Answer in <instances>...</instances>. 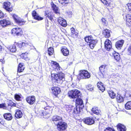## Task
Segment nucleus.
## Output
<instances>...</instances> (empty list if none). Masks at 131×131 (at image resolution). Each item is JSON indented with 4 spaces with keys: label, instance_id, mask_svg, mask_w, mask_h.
<instances>
[{
    "label": "nucleus",
    "instance_id": "obj_1",
    "mask_svg": "<svg viewBox=\"0 0 131 131\" xmlns=\"http://www.w3.org/2000/svg\"><path fill=\"white\" fill-rule=\"evenodd\" d=\"M76 107L75 108L73 112V114H78L82 111L83 108L84 107L83 105V101L79 97L77 99L76 102Z\"/></svg>",
    "mask_w": 131,
    "mask_h": 131
},
{
    "label": "nucleus",
    "instance_id": "obj_2",
    "mask_svg": "<svg viewBox=\"0 0 131 131\" xmlns=\"http://www.w3.org/2000/svg\"><path fill=\"white\" fill-rule=\"evenodd\" d=\"M85 40L86 42L89 43V46L91 49H93L94 48L97 42V40L94 39L91 36L85 37Z\"/></svg>",
    "mask_w": 131,
    "mask_h": 131
},
{
    "label": "nucleus",
    "instance_id": "obj_3",
    "mask_svg": "<svg viewBox=\"0 0 131 131\" xmlns=\"http://www.w3.org/2000/svg\"><path fill=\"white\" fill-rule=\"evenodd\" d=\"M68 94L69 97L72 98L77 99L81 97V94L79 91L77 90H74L68 92Z\"/></svg>",
    "mask_w": 131,
    "mask_h": 131
},
{
    "label": "nucleus",
    "instance_id": "obj_4",
    "mask_svg": "<svg viewBox=\"0 0 131 131\" xmlns=\"http://www.w3.org/2000/svg\"><path fill=\"white\" fill-rule=\"evenodd\" d=\"M57 126L58 130L63 131L67 128V124L64 122L60 121L58 123Z\"/></svg>",
    "mask_w": 131,
    "mask_h": 131
},
{
    "label": "nucleus",
    "instance_id": "obj_5",
    "mask_svg": "<svg viewBox=\"0 0 131 131\" xmlns=\"http://www.w3.org/2000/svg\"><path fill=\"white\" fill-rule=\"evenodd\" d=\"M11 33L14 35L17 36H21L23 34L22 29L20 28L16 27L13 28L11 31Z\"/></svg>",
    "mask_w": 131,
    "mask_h": 131
},
{
    "label": "nucleus",
    "instance_id": "obj_6",
    "mask_svg": "<svg viewBox=\"0 0 131 131\" xmlns=\"http://www.w3.org/2000/svg\"><path fill=\"white\" fill-rule=\"evenodd\" d=\"M79 74L81 78L83 79L89 78L91 76L90 73L86 70L80 71Z\"/></svg>",
    "mask_w": 131,
    "mask_h": 131
},
{
    "label": "nucleus",
    "instance_id": "obj_7",
    "mask_svg": "<svg viewBox=\"0 0 131 131\" xmlns=\"http://www.w3.org/2000/svg\"><path fill=\"white\" fill-rule=\"evenodd\" d=\"M3 8L8 12H11L13 8L11 6L10 3L8 2H5L3 4Z\"/></svg>",
    "mask_w": 131,
    "mask_h": 131
},
{
    "label": "nucleus",
    "instance_id": "obj_8",
    "mask_svg": "<svg viewBox=\"0 0 131 131\" xmlns=\"http://www.w3.org/2000/svg\"><path fill=\"white\" fill-rule=\"evenodd\" d=\"M83 121L85 124L89 125H91L94 123V119L92 118H86L83 119Z\"/></svg>",
    "mask_w": 131,
    "mask_h": 131
},
{
    "label": "nucleus",
    "instance_id": "obj_9",
    "mask_svg": "<svg viewBox=\"0 0 131 131\" xmlns=\"http://www.w3.org/2000/svg\"><path fill=\"white\" fill-rule=\"evenodd\" d=\"M112 43L111 41L108 39H106L104 43V46L105 49L109 51L112 48Z\"/></svg>",
    "mask_w": 131,
    "mask_h": 131
},
{
    "label": "nucleus",
    "instance_id": "obj_10",
    "mask_svg": "<svg viewBox=\"0 0 131 131\" xmlns=\"http://www.w3.org/2000/svg\"><path fill=\"white\" fill-rule=\"evenodd\" d=\"M51 90L53 94L56 96L59 94L60 92V89L58 87H53L52 88Z\"/></svg>",
    "mask_w": 131,
    "mask_h": 131
},
{
    "label": "nucleus",
    "instance_id": "obj_11",
    "mask_svg": "<svg viewBox=\"0 0 131 131\" xmlns=\"http://www.w3.org/2000/svg\"><path fill=\"white\" fill-rule=\"evenodd\" d=\"M124 42V41L123 40L117 41L115 43V47L118 50L121 49L122 47Z\"/></svg>",
    "mask_w": 131,
    "mask_h": 131
},
{
    "label": "nucleus",
    "instance_id": "obj_12",
    "mask_svg": "<svg viewBox=\"0 0 131 131\" xmlns=\"http://www.w3.org/2000/svg\"><path fill=\"white\" fill-rule=\"evenodd\" d=\"M11 23L10 21L8 20L3 19L0 21V24L3 27H5L6 26L10 25Z\"/></svg>",
    "mask_w": 131,
    "mask_h": 131
},
{
    "label": "nucleus",
    "instance_id": "obj_13",
    "mask_svg": "<svg viewBox=\"0 0 131 131\" xmlns=\"http://www.w3.org/2000/svg\"><path fill=\"white\" fill-rule=\"evenodd\" d=\"M26 101L30 104L32 105L35 101V97L34 96L28 97L26 98Z\"/></svg>",
    "mask_w": 131,
    "mask_h": 131
},
{
    "label": "nucleus",
    "instance_id": "obj_14",
    "mask_svg": "<svg viewBox=\"0 0 131 131\" xmlns=\"http://www.w3.org/2000/svg\"><path fill=\"white\" fill-rule=\"evenodd\" d=\"M32 15L34 18L37 20H40L43 19V18L40 17L35 11H34L32 12Z\"/></svg>",
    "mask_w": 131,
    "mask_h": 131
},
{
    "label": "nucleus",
    "instance_id": "obj_15",
    "mask_svg": "<svg viewBox=\"0 0 131 131\" xmlns=\"http://www.w3.org/2000/svg\"><path fill=\"white\" fill-rule=\"evenodd\" d=\"M58 21L59 24L62 26L65 27L67 25L66 21L62 18L59 17L58 19Z\"/></svg>",
    "mask_w": 131,
    "mask_h": 131
},
{
    "label": "nucleus",
    "instance_id": "obj_16",
    "mask_svg": "<svg viewBox=\"0 0 131 131\" xmlns=\"http://www.w3.org/2000/svg\"><path fill=\"white\" fill-rule=\"evenodd\" d=\"M51 65L52 67L55 68V70L58 71L60 70V67L59 64L56 62L52 61L51 62Z\"/></svg>",
    "mask_w": 131,
    "mask_h": 131
},
{
    "label": "nucleus",
    "instance_id": "obj_17",
    "mask_svg": "<svg viewBox=\"0 0 131 131\" xmlns=\"http://www.w3.org/2000/svg\"><path fill=\"white\" fill-rule=\"evenodd\" d=\"M51 77L52 79L55 80V81L57 83H59L61 82L59 80V78L58 74H51Z\"/></svg>",
    "mask_w": 131,
    "mask_h": 131
},
{
    "label": "nucleus",
    "instance_id": "obj_18",
    "mask_svg": "<svg viewBox=\"0 0 131 131\" xmlns=\"http://www.w3.org/2000/svg\"><path fill=\"white\" fill-rule=\"evenodd\" d=\"M15 21L16 23L21 26L24 25L25 22L24 19H21L19 17Z\"/></svg>",
    "mask_w": 131,
    "mask_h": 131
},
{
    "label": "nucleus",
    "instance_id": "obj_19",
    "mask_svg": "<svg viewBox=\"0 0 131 131\" xmlns=\"http://www.w3.org/2000/svg\"><path fill=\"white\" fill-rule=\"evenodd\" d=\"M117 127L118 131H126V127L121 124H119L117 126Z\"/></svg>",
    "mask_w": 131,
    "mask_h": 131
},
{
    "label": "nucleus",
    "instance_id": "obj_20",
    "mask_svg": "<svg viewBox=\"0 0 131 131\" xmlns=\"http://www.w3.org/2000/svg\"><path fill=\"white\" fill-rule=\"evenodd\" d=\"M39 114L45 118H48L50 116V114L46 112L41 111L39 112Z\"/></svg>",
    "mask_w": 131,
    "mask_h": 131
},
{
    "label": "nucleus",
    "instance_id": "obj_21",
    "mask_svg": "<svg viewBox=\"0 0 131 131\" xmlns=\"http://www.w3.org/2000/svg\"><path fill=\"white\" fill-rule=\"evenodd\" d=\"M61 51L63 54L64 56H67L69 54V51L66 47H62Z\"/></svg>",
    "mask_w": 131,
    "mask_h": 131
},
{
    "label": "nucleus",
    "instance_id": "obj_22",
    "mask_svg": "<svg viewBox=\"0 0 131 131\" xmlns=\"http://www.w3.org/2000/svg\"><path fill=\"white\" fill-rule=\"evenodd\" d=\"M92 111L93 113L97 115H100L101 113V111L98 109L97 107H94L93 108Z\"/></svg>",
    "mask_w": 131,
    "mask_h": 131
},
{
    "label": "nucleus",
    "instance_id": "obj_23",
    "mask_svg": "<svg viewBox=\"0 0 131 131\" xmlns=\"http://www.w3.org/2000/svg\"><path fill=\"white\" fill-rule=\"evenodd\" d=\"M25 69V67L24 65H23L21 63H20L18 65V66L17 69V72L18 73L17 75H19L18 74V73H20L22 72Z\"/></svg>",
    "mask_w": 131,
    "mask_h": 131
},
{
    "label": "nucleus",
    "instance_id": "obj_24",
    "mask_svg": "<svg viewBox=\"0 0 131 131\" xmlns=\"http://www.w3.org/2000/svg\"><path fill=\"white\" fill-rule=\"evenodd\" d=\"M4 118L8 121L11 120L12 118V116L11 114L10 113H6L4 115Z\"/></svg>",
    "mask_w": 131,
    "mask_h": 131
},
{
    "label": "nucleus",
    "instance_id": "obj_25",
    "mask_svg": "<svg viewBox=\"0 0 131 131\" xmlns=\"http://www.w3.org/2000/svg\"><path fill=\"white\" fill-rule=\"evenodd\" d=\"M52 120L53 121H57L58 123L62 121L61 117L57 115L53 116L52 118Z\"/></svg>",
    "mask_w": 131,
    "mask_h": 131
},
{
    "label": "nucleus",
    "instance_id": "obj_26",
    "mask_svg": "<svg viewBox=\"0 0 131 131\" xmlns=\"http://www.w3.org/2000/svg\"><path fill=\"white\" fill-rule=\"evenodd\" d=\"M106 65H102L99 67V70L101 74V77L103 78V77L102 72H104Z\"/></svg>",
    "mask_w": 131,
    "mask_h": 131
},
{
    "label": "nucleus",
    "instance_id": "obj_27",
    "mask_svg": "<svg viewBox=\"0 0 131 131\" xmlns=\"http://www.w3.org/2000/svg\"><path fill=\"white\" fill-rule=\"evenodd\" d=\"M22 115L23 114L21 111L19 110H17L15 115V117L17 118H19L21 117Z\"/></svg>",
    "mask_w": 131,
    "mask_h": 131
},
{
    "label": "nucleus",
    "instance_id": "obj_28",
    "mask_svg": "<svg viewBox=\"0 0 131 131\" xmlns=\"http://www.w3.org/2000/svg\"><path fill=\"white\" fill-rule=\"evenodd\" d=\"M16 45L19 48H21L24 46H27V45H29V43H25L24 42H21L20 43H17Z\"/></svg>",
    "mask_w": 131,
    "mask_h": 131
},
{
    "label": "nucleus",
    "instance_id": "obj_29",
    "mask_svg": "<svg viewBox=\"0 0 131 131\" xmlns=\"http://www.w3.org/2000/svg\"><path fill=\"white\" fill-rule=\"evenodd\" d=\"M58 77L59 78V80L60 82H61L60 83H61L62 82V81L64 80L65 78L64 77V74L62 73L61 72L59 73Z\"/></svg>",
    "mask_w": 131,
    "mask_h": 131
},
{
    "label": "nucleus",
    "instance_id": "obj_30",
    "mask_svg": "<svg viewBox=\"0 0 131 131\" xmlns=\"http://www.w3.org/2000/svg\"><path fill=\"white\" fill-rule=\"evenodd\" d=\"M113 54L115 60L118 61L120 60V58L119 56V55L118 53L114 51L113 52Z\"/></svg>",
    "mask_w": 131,
    "mask_h": 131
},
{
    "label": "nucleus",
    "instance_id": "obj_31",
    "mask_svg": "<svg viewBox=\"0 0 131 131\" xmlns=\"http://www.w3.org/2000/svg\"><path fill=\"white\" fill-rule=\"evenodd\" d=\"M45 16L48 20V19H49L51 21L53 19V16L50 13H48L47 14V13H45Z\"/></svg>",
    "mask_w": 131,
    "mask_h": 131
},
{
    "label": "nucleus",
    "instance_id": "obj_32",
    "mask_svg": "<svg viewBox=\"0 0 131 131\" xmlns=\"http://www.w3.org/2000/svg\"><path fill=\"white\" fill-rule=\"evenodd\" d=\"M116 99L118 103H121L123 101V97L119 94H117Z\"/></svg>",
    "mask_w": 131,
    "mask_h": 131
},
{
    "label": "nucleus",
    "instance_id": "obj_33",
    "mask_svg": "<svg viewBox=\"0 0 131 131\" xmlns=\"http://www.w3.org/2000/svg\"><path fill=\"white\" fill-rule=\"evenodd\" d=\"M125 107L127 110L131 109V101H128L126 104Z\"/></svg>",
    "mask_w": 131,
    "mask_h": 131
},
{
    "label": "nucleus",
    "instance_id": "obj_34",
    "mask_svg": "<svg viewBox=\"0 0 131 131\" xmlns=\"http://www.w3.org/2000/svg\"><path fill=\"white\" fill-rule=\"evenodd\" d=\"M103 34L106 37L108 38L110 36L109 30L107 29H106L104 30L103 32Z\"/></svg>",
    "mask_w": 131,
    "mask_h": 131
},
{
    "label": "nucleus",
    "instance_id": "obj_35",
    "mask_svg": "<svg viewBox=\"0 0 131 131\" xmlns=\"http://www.w3.org/2000/svg\"><path fill=\"white\" fill-rule=\"evenodd\" d=\"M52 7L53 10L56 13L58 14H60L59 11L58 10V8L55 5L53 4L52 6Z\"/></svg>",
    "mask_w": 131,
    "mask_h": 131
},
{
    "label": "nucleus",
    "instance_id": "obj_36",
    "mask_svg": "<svg viewBox=\"0 0 131 131\" xmlns=\"http://www.w3.org/2000/svg\"><path fill=\"white\" fill-rule=\"evenodd\" d=\"M48 53L49 55L51 56L54 53V49L53 48L50 47L48 49Z\"/></svg>",
    "mask_w": 131,
    "mask_h": 131
},
{
    "label": "nucleus",
    "instance_id": "obj_37",
    "mask_svg": "<svg viewBox=\"0 0 131 131\" xmlns=\"http://www.w3.org/2000/svg\"><path fill=\"white\" fill-rule=\"evenodd\" d=\"M9 49L10 51L13 52H15L16 51V46L14 45L11 46L9 47Z\"/></svg>",
    "mask_w": 131,
    "mask_h": 131
},
{
    "label": "nucleus",
    "instance_id": "obj_38",
    "mask_svg": "<svg viewBox=\"0 0 131 131\" xmlns=\"http://www.w3.org/2000/svg\"><path fill=\"white\" fill-rule=\"evenodd\" d=\"M110 97L112 99L114 98L115 97V94L112 91H110L108 92Z\"/></svg>",
    "mask_w": 131,
    "mask_h": 131
},
{
    "label": "nucleus",
    "instance_id": "obj_39",
    "mask_svg": "<svg viewBox=\"0 0 131 131\" xmlns=\"http://www.w3.org/2000/svg\"><path fill=\"white\" fill-rule=\"evenodd\" d=\"M126 20L127 22L130 23H131V15L130 14H128L126 16Z\"/></svg>",
    "mask_w": 131,
    "mask_h": 131
},
{
    "label": "nucleus",
    "instance_id": "obj_40",
    "mask_svg": "<svg viewBox=\"0 0 131 131\" xmlns=\"http://www.w3.org/2000/svg\"><path fill=\"white\" fill-rule=\"evenodd\" d=\"M21 95V94H20V95L16 94L15 95V99L17 101H20L21 98L20 96Z\"/></svg>",
    "mask_w": 131,
    "mask_h": 131
},
{
    "label": "nucleus",
    "instance_id": "obj_41",
    "mask_svg": "<svg viewBox=\"0 0 131 131\" xmlns=\"http://www.w3.org/2000/svg\"><path fill=\"white\" fill-rule=\"evenodd\" d=\"M102 2L104 4L107 5L110 2V0H101Z\"/></svg>",
    "mask_w": 131,
    "mask_h": 131
},
{
    "label": "nucleus",
    "instance_id": "obj_42",
    "mask_svg": "<svg viewBox=\"0 0 131 131\" xmlns=\"http://www.w3.org/2000/svg\"><path fill=\"white\" fill-rule=\"evenodd\" d=\"M12 16L13 17L14 21L16 20L19 17L18 15L15 14H13L12 15Z\"/></svg>",
    "mask_w": 131,
    "mask_h": 131
},
{
    "label": "nucleus",
    "instance_id": "obj_43",
    "mask_svg": "<svg viewBox=\"0 0 131 131\" xmlns=\"http://www.w3.org/2000/svg\"><path fill=\"white\" fill-rule=\"evenodd\" d=\"M104 131H115L114 129L110 127H107L106 128Z\"/></svg>",
    "mask_w": 131,
    "mask_h": 131
},
{
    "label": "nucleus",
    "instance_id": "obj_44",
    "mask_svg": "<svg viewBox=\"0 0 131 131\" xmlns=\"http://www.w3.org/2000/svg\"><path fill=\"white\" fill-rule=\"evenodd\" d=\"M59 2L62 5H65L68 3V2H65L63 0H59Z\"/></svg>",
    "mask_w": 131,
    "mask_h": 131
},
{
    "label": "nucleus",
    "instance_id": "obj_45",
    "mask_svg": "<svg viewBox=\"0 0 131 131\" xmlns=\"http://www.w3.org/2000/svg\"><path fill=\"white\" fill-rule=\"evenodd\" d=\"M97 86L99 88L101 86H103V85L101 82H99L97 83Z\"/></svg>",
    "mask_w": 131,
    "mask_h": 131
},
{
    "label": "nucleus",
    "instance_id": "obj_46",
    "mask_svg": "<svg viewBox=\"0 0 131 131\" xmlns=\"http://www.w3.org/2000/svg\"><path fill=\"white\" fill-rule=\"evenodd\" d=\"M128 54L131 56V45L128 49Z\"/></svg>",
    "mask_w": 131,
    "mask_h": 131
},
{
    "label": "nucleus",
    "instance_id": "obj_47",
    "mask_svg": "<svg viewBox=\"0 0 131 131\" xmlns=\"http://www.w3.org/2000/svg\"><path fill=\"white\" fill-rule=\"evenodd\" d=\"M127 5L129 11L131 13V3H128Z\"/></svg>",
    "mask_w": 131,
    "mask_h": 131
},
{
    "label": "nucleus",
    "instance_id": "obj_48",
    "mask_svg": "<svg viewBox=\"0 0 131 131\" xmlns=\"http://www.w3.org/2000/svg\"><path fill=\"white\" fill-rule=\"evenodd\" d=\"M99 89L102 92H103L105 90V88L104 86H101L99 88Z\"/></svg>",
    "mask_w": 131,
    "mask_h": 131
},
{
    "label": "nucleus",
    "instance_id": "obj_49",
    "mask_svg": "<svg viewBox=\"0 0 131 131\" xmlns=\"http://www.w3.org/2000/svg\"><path fill=\"white\" fill-rule=\"evenodd\" d=\"M71 34H73L75 33V30L74 28H71Z\"/></svg>",
    "mask_w": 131,
    "mask_h": 131
},
{
    "label": "nucleus",
    "instance_id": "obj_50",
    "mask_svg": "<svg viewBox=\"0 0 131 131\" xmlns=\"http://www.w3.org/2000/svg\"><path fill=\"white\" fill-rule=\"evenodd\" d=\"M4 17V14L0 10V18H3Z\"/></svg>",
    "mask_w": 131,
    "mask_h": 131
},
{
    "label": "nucleus",
    "instance_id": "obj_51",
    "mask_svg": "<svg viewBox=\"0 0 131 131\" xmlns=\"http://www.w3.org/2000/svg\"><path fill=\"white\" fill-rule=\"evenodd\" d=\"M0 108H3L4 109H5V107L4 104H0Z\"/></svg>",
    "mask_w": 131,
    "mask_h": 131
},
{
    "label": "nucleus",
    "instance_id": "obj_52",
    "mask_svg": "<svg viewBox=\"0 0 131 131\" xmlns=\"http://www.w3.org/2000/svg\"><path fill=\"white\" fill-rule=\"evenodd\" d=\"M102 21L104 23V24H106V21L105 20V19L104 18H102Z\"/></svg>",
    "mask_w": 131,
    "mask_h": 131
},
{
    "label": "nucleus",
    "instance_id": "obj_53",
    "mask_svg": "<svg viewBox=\"0 0 131 131\" xmlns=\"http://www.w3.org/2000/svg\"><path fill=\"white\" fill-rule=\"evenodd\" d=\"M49 106H47L46 107H45V110H46L47 109H48L49 108Z\"/></svg>",
    "mask_w": 131,
    "mask_h": 131
},
{
    "label": "nucleus",
    "instance_id": "obj_54",
    "mask_svg": "<svg viewBox=\"0 0 131 131\" xmlns=\"http://www.w3.org/2000/svg\"><path fill=\"white\" fill-rule=\"evenodd\" d=\"M88 89L90 91H92L93 90V88H90L89 89Z\"/></svg>",
    "mask_w": 131,
    "mask_h": 131
},
{
    "label": "nucleus",
    "instance_id": "obj_55",
    "mask_svg": "<svg viewBox=\"0 0 131 131\" xmlns=\"http://www.w3.org/2000/svg\"><path fill=\"white\" fill-rule=\"evenodd\" d=\"M2 51V47L0 46V52Z\"/></svg>",
    "mask_w": 131,
    "mask_h": 131
},
{
    "label": "nucleus",
    "instance_id": "obj_56",
    "mask_svg": "<svg viewBox=\"0 0 131 131\" xmlns=\"http://www.w3.org/2000/svg\"><path fill=\"white\" fill-rule=\"evenodd\" d=\"M64 1V2H68V3H69V1L68 0H63Z\"/></svg>",
    "mask_w": 131,
    "mask_h": 131
},
{
    "label": "nucleus",
    "instance_id": "obj_57",
    "mask_svg": "<svg viewBox=\"0 0 131 131\" xmlns=\"http://www.w3.org/2000/svg\"><path fill=\"white\" fill-rule=\"evenodd\" d=\"M0 61L2 62L3 63V60L2 59H1L0 60Z\"/></svg>",
    "mask_w": 131,
    "mask_h": 131
},
{
    "label": "nucleus",
    "instance_id": "obj_58",
    "mask_svg": "<svg viewBox=\"0 0 131 131\" xmlns=\"http://www.w3.org/2000/svg\"><path fill=\"white\" fill-rule=\"evenodd\" d=\"M71 86L73 88V83H72V84L71 85Z\"/></svg>",
    "mask_w": 131,
    "mask_h": 131
},
{
    "label": "nucleus",
    "instance_id": "obj_59",
    "mask_svg": "<svg viewBox=\"0 0 131 131\" xmlns=\"http://www.w3.org/2000/svg\"><path fill=\"white\" fill-rule=\"evenodd\" d=\"M1 122L0 121V124H1Z\"/></svg>",
    "mask_w": 131,
    "mask_h": 131
}]
</instances>
